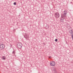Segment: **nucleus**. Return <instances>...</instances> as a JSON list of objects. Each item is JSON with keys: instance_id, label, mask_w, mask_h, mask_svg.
Instances as JSON below:
<instances>
[{"instance_id": "7", "label": "nucleus", "mask_w": 73, "mask_h": 73, "mask_svg": "<svg viewBox=\"0 0 73 73\" xmlns=\"http://www.w3.org/2000/svg\"><path fill=\"white\" fill-rule=\"evenodd\" d=\"M46 29H48V28H49V26L47 25V26H46Z\"/></svg>"}, {"instance_id": "8", "label": "nucleus", "mask_w": 73, "mask_h": 73, "mask_svg": "<svg viewBox=\"0 0 73 73\" xmlns=\"http://www.w3.org/2000/svg\"><path fill=\"white\" fill-rule=\"evenodd\" d=\"M12 53L13 54H15V51H13V52Z\"/></svg>"}, {"instance_id": "12", "label": "nucleus", "mask_w": 73, "mask_h": 73, "mask_svg": "<svg viewBox=\"0 0 73 73\" xmlns=\"http://www.w3.org/2000/svg\"><path fill=\"white\" fill-rule=\"evenodd\" d=\"M49 58H51V56H49Z\"/></svg>"}, {"instance_id": "10", "label": "nucleus", "mask_w": 73, "mask_h": 73, "mask_svg": "<svg viewBox=\"0 0 73 73\" xmlns=\"http://www.w3.org/2000/svg\"><path fill=\"white\" fill-rule=\"evenodd\" d=\"M14 5H16V2H14L13 3Z\"/></svg>"}, {"instance_id": "17", "label": "nucleus", "mask_w": 73, "mask_h": 73, "mask_svg": "<svg viewBox=\"0 0 73 73\" xmlns=\"http://www.w3.org/2000/svg\"><path fill=\"white\" fill-rule=\"evenodd\" d=\"M70 31V32H72V30H71Z\"/></svg>"}, {"instance_id": "9", "label": "nucleus", "mask_w": 73, "mask_h": 73, "mask_svg": "<svg viewBox=\"0 0 73 73\" xmlns=\"http://www.w3.org/2000/svg\"><path fill=\"white\" fill-rule=\"evenodd\" d=\"M57 39H56L55 40V41H56V42H57Z\"/></svg>"}, {"instance_id": "15", "label": "nucleus", "mask_w": 73, "mask_h": 73, "mask_svg": "<svg viewBox=\"0 0 73 73\" xmlns=\"http://www.w3.org/2000/svg\"><path fill=\"white\" fill-rule=\"evenodd\" d=\"M64 12H66V11H64Z\"/></svg>"}, {"instance_id": "6", "label": "nucleus", "mask_w": 73, "mask_h": 73, "mask_svg": "<svg viewBox=\"0 0 73 73\" xmlns=\"http://www.w3.org/2000/svg\"><path fill=\"white\" fill-rule=\"evenodd\" d=\"M1 58L2 60H5V59H6V56H3Z\"/></svg>"}, {"instance_id": "1", "label": "nucleus", "mask_w": 73, "mask_h": 73, "mask_svg": "<svg viewBox=\"0 0 73 73\" xmlns=\"http://www.w3.org/2000/svg\"><path fill=\"white\" fill-rule=\"evenodd\" d=\"M66 15V13H64L61 15V18L60 19V21L62 23L64 22V19L66 18V16H65Z\"/></svg>"}, {"instance_id": "2", "label": "nucleus", "mask_w": 73, "mask_h": 73, "mask_svg": "<svg viewBox=\"0 0 73 73\" xmlns=\"http://www.w3.org/2000/svg\"><path fill=\"white\" fill-rule=\"evenodd\" d=\"M17 46L18 48L19 49H21V48H22V46L23 45L22 44V43L21 42H19L18 44H17Z\"/></svg>"}, {"instance_id": "18", "label": "nucleus", "mask_w": 73, "mask_h": 73, "mask_svg": "<svg viewBox=\"0 0 73 73\" xmlns=\"http://www.w3.org/2000/svg\"><path fill=\"white\" fill-rule=\"evenodd\" d=\"M69 11H70V10Z\"/></svg>"}, {"instance_id": "16", "label": "nucleus", "mask_w": 73, "mask_h": 73, "mask_svg": "<svg viewBox=\"0 0 73 73\" xmlns=\"http://www.w3.org/2000/svg\"><path fill=\"white\" fill-rule=\"evenodd\" d=\"M24 37H25V38H26V37H25V36H24Z\"/></svg>"}, {"instance_id": "11", "label": "nucleus", "mask_w": 73, "mask_h": 73, "mask_svg": "<svg viewBox=\"0 0 73 73\" xmlns=\"http://www.w3.org/2000/svg\"><path fill=\"white\" fill-rule=\"evenodd\" d=\"M72 33H73V31H72V32L70 33H71V34L72 35L73 34Z\"/></svg>"}, {"instance_id": "13", "label": "nucleus", "mask_w": 73, "mask_h": 73, "mask_svg": "<svg viewBox=\"0 0 73 73\" xmlns=\"http://www.w3.org/2000/svg\"><path fill=\"white\" fill-rule=\"evenodd\" d=\"M72 40H73V35H72Z\"/></svg>"}, {"instance_id": "14", "label": "nucleus", "mask_w": 73, "mask_h": 73, "mask_svg": "<svg viewBox=\"0 0 73 73\" xmlns=\"http://www.w3.org/2000/svg\"><path fill=\"white\" fill-rule=\"evenodd\" d=\"M28 36V35L27 34H25V36Z\"/></svg>"}, {"instance_id": "3", "label": "nucleus", "mask_w": 73, "mask_h": 73, "mask_svg": "<svg viewBox=\"0 0 73 73\" xmlns=\"http://www.w3.org/2000/svg\"><path fill=\"white\" fill-rule=\"evenodd\" d=\"M4 48H5V44H2L0 46V50H2L3 49H4Z\"/></svg>"}, {"instance_id": "5", "label": "nucleus", "mask_w": 73, "mask_h": 73, "mask_svg": "<svg viewBox=\"0 0 73 73\" xmlns=\"http://www.w3.org/2000/svg\"><path fill=\"white\" fill-rule=\"evenodd\" d=\"M51 66H54L55 65V62L54 61H52V63H50Z\"/></svg>"}, {"instance_id": "4", "label": "nucleus", "mask_w": 73, "mask_h": 73, "mask_svg": "<svg viewBox=\"0 0 73 73\" xmlns=\"http://www.w3.org/2000/svg\"><path fill=\"white\" fill-rule=\"evenodd\" d=\"M54 16L56 18H58L60 17L59 13H55Z\"/></svg>"}]
</instances>
